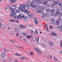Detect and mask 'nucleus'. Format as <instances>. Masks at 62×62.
Returning <instances> with one entry per match:
<instances>
[{
    "label": "nucleus",
    "mask_w": 62,
    "mask_h": 62,
    "mask_svg": "<svg viewBox=\"0 0 62 62\" xmlns=\"http://www.w3.org/2000/svg\"><path fill=\"white\" fill-rule=\"evenodd\" d=\"M16 22L17 23H19V21H17V20H15V22Z\"/></svg>",
    "instance_id": "e2e57ef3"
},
{
    "label": "nucleus",
    "mask_w": 62,
    "mask_h": 62,
    "mask_svg": "<svg viewBox=\"0 0 62 62\" xmlns=\"http://www.w3.org/2000/svg\"><path fill=\"white\" fill-rule=\"evenodd\" d=\"M36 12L37 13H40L41 12V11L39 9L38 10H36Z\"/></svg>",
    "instance_id": "4be33fe9"
},
{
    "label": "nucleus",
    "mask_w": 62,
    "mask_h": 62,
    "mask_svg": "<svg viewBox=\"0 0 62 62\" xmlns=\"http://www.w3.org/2000/svg\"><path fill=\"white\" fill-rule=\"evenodd\" d=\"M56 10L57 11H59V8H57L56 9Z\"/></svg>",
    "instance_id": "69168bd1"
},
{
    "label": "nucleus",
    "mask_w": 62,
    "mask_h": 62,
    "mask_svg": "<svg viewBox=\"0 0 62 62\" xmlns=\"http://www.w3.org/2000/svg\"><path fill=\"white\" fill-rule=\"evenodd\" d=\"M46 11L47 12H49L51 11V10L50 8H48L46 10Z\"/></svg>",
    "instance_id": "6ab92c4d"
},
{
    "label": "nucleus",
    "mask_w": 62,
    "mask_h": 62,
    "mask_svg": "<svg viewBox=\"0 0 62 62\" xmlns=\"http://www.w3.org/2000/svg\"><path fill=\"white\" fill-rule=\"evenodd\" d=\"M18 61L17 60H15L13 62H18Z\"/></svg>",
    "instance_id": "8fccbe9b"
},
{
    "label": "nucleus",
    "mask_w": 62,
    "mask_h": 62,
    "mask_svg": "<svg viewBox=\"0 0 62 62\" xmlns=\"http://www.w3.org/2000/svg\"><path fill=\"white\" fill-rule=\"evenodd\" d=\"M28 58L26 56H23L21 57L20 59L21 60H24V59H27Z\"/></svg>",
    "instance_id": "423d86ee"
},
{
    "label": "nucleus",
    "mask_w": 62,
    "mask_h": 62,
    "mask_svg": "<svg viewBox=\"0 0 62 62\" xmlns=\"http://www.w3.org/2000/svg\"><path fill=\"white\" fill-rule=\"evenodd\" d=\"M58 5L61 7H62V4L61 2H60L59 4H58Z\"/></svg>",
    "instance_id": "a878e982"
},
{
    "label": "nucleus",
    "mask_w": 62,
    "mask_h": 62,
    "mask_svg": "<svg viewBox=\"0 0 62 62\" xmlns=\"http://www.w3.org/2000/svg\"><path fill=\"white\" fill-rule=\"evenodd\" d=\"M34 33V31L33 30H31V34H33Z\"/></svg>",
    "instance_id": "e433bc0d"
},
{
    "label": "nucleus",
    "mask_w": 62,
    "mask_h": 62,
    "mask_svg": "<svg viewBox=\"0 0 62 62\" xmlns=\"http://www.w3.org/2000/svg\"><path fill=\"white\" fill-rule=\"evenodd\" d=\"M5 9H6V10H8V8L7 7H5Z\"/></svg>",
    "instance_id": "0e129e2a"
},
{
    "label": "nucleus",
    "mask_w": 62,
    "mask_h": 62,
    "mask_svg": "<svg viewBox=\"0 0 62 62\" xmlns=\"http://www.w3.org/2000/svg\"><path fill=\"white\" fill-rule=\"evenodd\" d=\"M14 29L17 32H19L20 31V29L16 27H14Z\"/></svg>",
    "instance_id": "dca6fc26"
},
{
    "label": "nucleus",
    "mask_w": 62,
    "mask_h": 62,
    "mask_svg": "<svg viewBox=\"0 0 62 62\" xmlns=\"http://www.w3.org/2000/svg\"><path fill=\"white\" fill-rule=\"evenodd\" d=\"M59 54H62V52L61 51H59Z\"/></svg>",
    "instance_id": "864d4df0"
},
{
    "label": "nucleus",
    "mask_w": 62,
    "mask_h": 62,
    "mask_svg": "<svg viewBox=\"0 0 62 62\" xmlns=\"http://www.w3.org/2000/svg\"><path fill=\"white\" fill-rule=\"evenodd\" d=\"M2 26V23H0V27Z\"/></svg>",
    "instance_id": "4d7b16f0"
},
{
    "label": "nucleus",
    "mask_w": 62,
    "mask_h": 62,
    "mask_svg": "<svg viewBox=\"0 0 62 62\" xmlns=\"http://www.w3.org/2000/svg\"><path fill=\"white\" fill-rule=\"evenodd\" d=\"M35 50L39 54H41V51L39 50V49L38 48H35Z\"/></svg>",
    "instance_id": "9d476101"
},
{
    "label": "nucleus",
    "mask_w": 62,
    "mask_h": 62,
    "mask_svg": "<svg viewBox=\"0 0 62 62\" xmlns=\"http://www.w3.org/2000/svg\"><path fill=\"white\" fill-rule=\"evenodd\" d=\"M55 11V10L52 9L51 10V12L52 13H54V12Z\"/></svg>",
    "instance_id": "2f4dec72"
},
{
    "label": "nucleus",
    "mask_w": 62,
    "mask_h": 62,
    "mask_svg": "<svg viewBox=\"0 0 62 62\" xmlns=\"http://www.w3.org/2000/svg\"><path fill=\"white\" fill-rule=\"evenodd\" d=\"M39 9L41 11V10L44 9V7L42 6L39 7Z\"/></svg>",
    "instance_id": "ddd939ff"
},
{
    "label": "nucleus",
    "mask_w": 62,
    "mask_h": 62,
    "mask_svg": "<svg viewBox=\"0 0 62 62\" xmlns=\"http://www.w3.org/2000/svg\"><path fill=\"white\" fill-rule=\"evenodd\" d=\"M17 56H21V55L20 54H17Z\"/></svg>",
    "instance_id": "338daca9"
},
{
    "label": "nucleus",
    "mask_w": 62,
    "mask_h": 62,
    "mask_svg": "<svg viewBox=\"0 0 62 62\" xmlns=\"http://www.w3.org/2000/svg\"><path fill=\"white\" fill-rule=\"evenodd\" d=\"M42 45L43 46H44V47H46V45H44L43 44H42Z\"/></svg>",
    "instance_id": "052dcab7"
},
{
    "label": "nucleus",
    "mask_w": 62,
    "mask_h": 62,
    "mask_svg": "<svg viewBox=\"0 0 62 62\" xmlns=\"http://www.w3.org/2000/svg\"><path fill=\"white\" fill-rule=\"evenodd\" d=\"M23 7H28V5L26 4H23Z\"/></svg>",
    "instance_id": "cd10ccee"
},
{
    "label": "nucleus",
    "mask_w": 62,
    "mask_h": 62,
    "mask_svg": "<svg viewBox=\"0 0 62 62\" xmlns=\"http://www.w3.org/2000/svg\"><path fill=\"white\" fill-rule=\"evenodd\" d=\"M34 15L33 14H31V15H28V16L29 18H31L32 17H34Z\"/></svg>",
    "instance_id": "6e6552de"
},
{
    "label": "nucleus",
    "mask_w": 62,
    "mask_h": 62,
    "mask_svg": "<svg viewBox=\"0 0 62 62\" xmlns=\"http://www.w3.org/2000/svg\"><path fill=\"white\" fill-rule=\"evenodd\" d=\"M17 47H18L19 48H21V46H20L19 45L17 46Z\"/></svg>",
    "instance_id": "5fc2aeb1"
},
{
    "label": "nucleus",
    "mask_w": 62,
    "mask_h": 62,
    "mask_svg": "<svg viewBox=\"0 0 62 62\" xmlns=\"http://www.w3.org/2000/svg\"><path fill=\"white\" fill-rule=\"evenodd\" d=\"M11 15L12 16H16V13L15 12V11H14L13 12H11Z\"/></svg>",
    "instance_id": "9b49d317"
},
{
    "label": "nucleus",
    "mask_w": 62,
    "mask_h": 62,
    "mask_svg": "<svg viewBox=\"0 0 62 62\" xmlns=\"http://www.w3.org/2000/svg\"><path fill=\"white\" fill-rule=\"evenodd\" d=\"M10 22H12V23H15V20H14L12 19H10L9 20Z\"/></svg>",
    "instance_id": "5701e85b"
},
{
    "label": "nucleus",
    "mask_w": 62,
    "mask_h": 62,
    "mask_svg": "<svg viewBox=\"0 0 62 62\" xmlns=\"http://www.w3.org/2000/svg\"><path fill=\"white\" fill-rule=\"evenodd\" d=\"M23 25L22 24H21L20 25V28L23 29Z\"/></svg>",
    "instance_id": "f704fd0d"
},
{
    "label": "nucleus",
    "mask_w": 62,
    "mask_h": 62,
    "mask_svg": "<svg viewBox=\"0 0 62 62\" xmlns=\"http://www.w3.org/2000/svg\"><path fill=\"white\" fill-rule=\"evenodd\" d=\"M19 33H17L16 35V37H18V35H19Z\"/></svg>",
    "instance_id": "603ef678"
},
{
    "label": "nucleus",
    "mask_w": 62,
    "mask_h": 62,
    "mask_svg": "<svg viewBox=\"0 0 62 62\" xmlns=\"http://www.w3.org/2000/svg\"><path fill=\"white\" fill-rule=\"evenodd\" d=\"M9 1H11L10 3L12 4V3H15L16 2V0H9Z\"/></svg>",
    "instance_id": "2eb2a0df"
},
{
    "label": "nucleus",
    "mask_w": 62,
    "mask_h": 62,
    "mask_svg": "<svg viewBox=\"0 0 62 62\" xmlns=\"http://www.w3.org/2000/svg\"><path fill=\"white\" fill-rule=\"evenodd\" d=\"M59 22H61V18L60 17L58 19Z\"/></svg>",
    "instance_id": "4c0bfd02"
},
{
    "label": "nucleus",
    "mask_w": 62,
    "mask_h": 62,
    "mask_svg": "<svg viewBox=\"0 0 62 62\" xmlns=\"http://www.w3.org/2000/svg\"><path fill=\"white\" fill-rule=\"evenodd\" d=\"M51 34L54 36H56L57 35L56 33H55L54 32H51Z\"/></svg>",
    "instance_id": "4468645a"
},
{
    "label": "nucleus",
    "mask_w": 62,
    "mask_h": 62,
    "mask_svg": "<svg viewBox=\"0 0 62 62\" xmlns=\"http://www.w3.org/2000/svg\"><path fill=\"white\" fill-rule=\"evenodd\" d=\"M36 7V5L35 4H33L32 6V8H35Z\"/></svg>",
    "instance_id": "c03bdc74"
},
{
    "label": "nucleus",
    "mask_w": 62,
    "mask_h": 62,
    "mask_svg": "<svg viewBox=\"0 0 62 62\" xmlns=\"http://www.w3.org/2000/svg\"><path fill=\"white\" fill-rule=\"evenodd\" d=\"M8 9L9 10H11V12H13L14 11V10H13V9L12 8H11V7L8 8Z\"/></svg>",
    "instance_id": "a211bd4d"
},
{
    "label": "nucleus",
    "mask_w": 62,
    "mask_h": 62,
    "mask_svg": "<svg viewBox=\"0 0 62 62\" xmlns=\"http://www.w3.org/2000/svg\"><path fill=\"white\" fill-rule=\"evenodd\" d=\"M37 41L38 42H39V37H37Z\"/></svg>",
    "instance_id": "79ce46f5"
},
{
    "label": "nucleus",
    "mask_w": 62,
    "mask_h": 62,
    "mask_svg": "<svg viewBox=\"0 0 62 62\" xmlns=\"http://www.w3.org/2000/svg\"><path fill=\"white\" fill-rule=\"evenodd\" d=\"M10 41L11 42H12V43H13L14 42V41H12L11 40H10Z\"/></svg>",
    "instance_id": "13d9d810"
},
{
    "label": "nucleus",
    "mask_w": 62,
    "mask_h": 62,
    "mask_svg": "<svg viewBox=\"0 0 62 62\" xmlns=\"http://www.w3.org/2000/svg\"><path fill=\"white\" fill-rule=\"evenodd\" d=\"M20 10L19 9H18L17 10V13H19L20 12Z\"/></svg>",
    "instance_id": "49530a36"
},
{
    "label": "nucleus",
    "mask_w": 62,
    "mask_h": 62,
    "mask_svg": "<svg viewBox=\"0 0 62 62\" xmlns=\"http://www.w3.org/2000/svg\"><path fill=\"white\" fill-rule=\"evenodd\" d=\"M34 54V53H33V52H30L29 54L30 55H32V54Z\"/></svg>",
    "instance_id": "a19ab883"
},
{
    "label": "nucleus",
    "mask_w": 62,
    "mask_h": 62,
    "mask_svg": "<svg viewBox=\"0 0 62 62\" xmlns=\"http://www.w3.org/2000/svg\"><path fill=\"white\" fill-rule=\"evenodd\" d=\"M49 44L50 45V46H53L54 45V43H53V42L52 41H51L50 42Z\"/></svg>",
    "instance_id": "412c9836"
},
{
    "label": "nucleus",
    "mask_w": 62,
    "mask_h": 62,
    "mask_svg": "<svg viewBox=\"0 0 62 62\" xmlns=\"http://www.w3.org/2000/svg\"><path fill=\"white\" fill-rule=\"evenodd\" d=\"M50 28L51 29H53V27L52 26L50 25Z\"/></svg>",
    "instance_id": "de8ad7c7"
},
{
    "label": "nucleus",
    "mask_w": 62,
    "mask_h": 62,
    "mask_svg": "<svg viewBox=\"0 0 62 62\" xmlns=\"http://www.w3.org/2000/svg\"><path fill=\"white\" fill-rule=\"evenodd\" d=\"M15 55L17 56L18 55V53H17V52H16V53L15 54Z\"/></svg>",
    "instance_id": "680f3d73"
},
{
    "label": "nucleus",
    "mask_w": 62,
    "mask_h": 62,
    "mask_svg": "<svg viewBox=\"0 0 62 62\" xmlns=\"http://www.w3.org/2000/svg\"><path fill=\"white\" fill-rule=\"evenodd\" d=\"M47 2H46V1L44 2L43 3V4L44 5H46V4H47Z\"/></svg>",
    "instance_id": "37998d69"
},
{
    "label": "nucleus",
    "mask_w": 62,
    "mask_h": 62,
    "mask_svg": "<svg viewBox=\"0 0 62 62\" xmlns=\"http://www.w3.org/2000/svg\"><path fill=\"white\" fill-rule=\"evenodd\" d=\"M59 11H57L55 14V15H58V13H59Z\"/></svg>",
    "instance_id": "c9c22d12"
},
{
    "label": "nucleus",
    "mask_w": 62,
    "mask_h": 62,
    "mask_svg": "<svg viewBox=\"0 0 62 62\" xmlns=\"http://www.w3.org/2000/svg\"><path fill=\"white\" fill-rule=\"evenodd\" d=\"M34 3H35V1L34 0L32 1L31 2V4H34Z\"/></svg>",
    "instance_id": "58836bf2"
},
{
    "label": "nucleus",
    "mask_w": 62,
    "mask_h": 62,
    "mask_svg": "<svg viewBox=\"0 0 62 62\" xmlns=\"http://www.w3.org/2000/svg\"><path fill=\"white\" fill-rule=\"evenodd\" d=\"M26 26L23 25V29L25 28H26Z\"/></svg>",
    "instance_id": "3c124183"
},
{
    "label": "nucleus",
    "mask_w": 62,
    "mask_h": 62,
    "mask_svg": "<svg viewBox=\"0 0 62 62\" xmlns=\"http://www.w3.org/2000/svg\"><path fill=\"white\" fill-rule=\"evenodd\" d=\"M1 56L2 58H4L6 56L5 53L4 52H2L1 54Z\"/></svg>",
    "instance_id": "0eeeda50"
},
{
    "label": "nucleus",
    "mask_w": 62,
    "mask_h": 62,
    "mask_svg": "<svg viewBox=\"0 0 62 62\" xmlns=\"http://www.w3.org/2000/svg\"><path fill=\"white\" fill-rule=\"evenodd\" d=\"M46 16V14H44L42 16V18H45V17Z\"/></svg>",
    "instance_id": "c756f323"
},
{
    "label": "nucleus",
    "mask_w": 62,
    "mask_h": 62,
    "mask_svg": "<svg viewBox=\"0 0 62 62\" xmlns=\"http://www.w3.org/2000/svg\"><path fill=\"white\" fill-rule=\"evenodd\" d=\"M23 35H24V36H25V37H27V39H32V37H33V36H28L27 34H26L25 32H23Z\"/></svg>",
    "instance_id": "7ed1b4c3"
},
{
    "label": "nucleus",
    "mask_w": 62,
    "mask_h": 62,
    "mask_svg": "<svg viewBox=\"0 0 62 62\" xmlns=\"http://www.w3.org/2000/svg\"><path fill=\"white\" fill-rule=\"evenodd\" d=\"M48 56L49 58H51L52 59L53 58V56L50 54L48 55Z\"/></svg>",
    "instance_id": "473e14b6"
},
{
    "label": "nucleus",
    "mask_w": 62,
    "mask_h": 62,
    "mask_svg": "<svg viewBox=\"0 0 62 62\" xmlns=\"http://www.w3.org/2000/svg\"><path fill=\"white\" fill-rule=\"evenodd\" d=\"M34 22L36 24H38V21L36 20H34Z\"/></svg>",
    "instance_id": "c85d7f7f"
},
{
    "label": "nucleus",
    "mask_w": 62,
    "mask_h": 62,
    "mask_svg": "<svg viewBox=\"0 0 62 62\" xmlns=\"http://www.w3.org/2000/svg\"><path fill=\"white\" fill-rule=\"evenodd\" d=\"M23 4H21L20 5V7L19 8V9L20 10H21H21L22 9H23V7H24V6H23Z\"/></svg>",
    "instance_id": "1a4fd4ad"
},
{
    "label": "nucleus",
    "mask_w": 62,
    "mask_h": 62,
    "mask_svg": "<svg viewBox=\"0 0 62 62\" xmlns=\"http://www.w3.org/2000/svg\"><path fill=\"white\" fill-rule=\"evenodd\" d=\"M50 23L52 24H54L55 23V20H52L50 21Z\"/></svg>",
    "instance_id": "aec40b11"
},
{
    "label": "nucleus",
    "mask_w": 62,
    "mask_h": 62,
    "mask_svg": "<svg viewBox=\"0 0 62 62\" xmlns=\"http://www.w3.org/2000/svg\"><path fill=\"white\" fill-rule=\"evenodd\" d=\"M21 16H22V14H20L18 16H17L16 15V16H14V18L15 19H21V18L20 17H21Z\"/></svg>",
    "instance_id": "39448f33"
},
{
    "label": "nucleus",
    "mask_w": 62,
    "mask_h": 62,
    "mask_svg": "<svg viewBox=\"0 0 62 62\" xmlns=\"http://www.w3.org/2000/svg\"><path fill=\"white\" fill-rule=\"evenodd\" d=\"M52 6H55V5L56 4H59V3H60L59 1L58 0H57V1H55V0H52Z\"/></svg>",
    "instance_id": "f257e3e1"
},
{
    "label": "nucleus",
    "mask_w": 62,
    "mask_h": 62,
    "mask_svg": "<svg viewBox=\"0 0 62 62\" xmlns=\"http://www.w3.org/2000/svg\"><path fill=\"white\" fill-rule=\"evenodd\" d=\"M60 30L61 31H62V28H60Z\"/></svg>",
    "instance_id": "774afa93"
},
{
    "label": "nucleus",
    "mask_w": 62,
    "mask_h": 62,
    "mask_svg": "<svg viewBox=\"0 0 62 62\" xmlns=\"http://www.w3.org/2000/svg\"><path fill=\"white\" fill-rule=\"evenodd\" d=\"M53 59L54 61H55V62H56V61H58L57 58L55 57H54Z\"/></svg>",
    "instance_id": "f3484780"
},
{
    "label": "nucleus",
    "mask_w": 62,
    "mask_h": 62,
    "mask_svg": "<svg viewBox=\"0 0 62 62\" xmlns=\"http://www.w3.org/2000/svg\"><path fill=\"white\" fill-rule=\"evenodd\" d=\"M36 5L37 7H39V6H40V4L38 3H36Z\"/></svg>",
    "instance_id": "7c9ffc66"
},
{
    "label": "nucleus",
    "mask_w": 62,
    "mask_h": 62,
    "mask_svg": "<svg viewBox=\"0 0 62 62\" xmlns=\"http://www.w3.org/2000/svg\"><path fill=\"white\" fill-rule=\"evenodd\" d=\"M45 26L46 28H47L48 27V25H47V24H46Z\"/></svg>",
    "instance_id": "bf43d9fd"
},
{
    "label": "nucleus",
    "mask_w": 62,
    "mask_h": 62,
    "mask_svg": "<svg viewBox=\"0 0 62 62\" xmlns=\"http://www.w3.org/2000/svg\"><path fill=\"white\" fill-rule=\"evenodd\" d=\"M35 35H38V32L37 30H36L35 31Z\"/></svg>",
    "instance_id": "b1692460"
},
{
    "label": "nucleus",
    "mask_w": 62,
    "mask_h": 62,
    "mask_svg": "<svg viewBox=\"0 0 62 62\" xmlns=\"http://www.w3.org/2000/svg\"><path fill=\"white\" fill-rule=\"evenodd\" d=\"M23 40L24 41H25V42H27V39H26L24 38L23 39Z\"/></svg>",
    "instance_id": "ea45409f"
},
{
    "label": "nucleus",
    "mask_w": 62,
    "mask_h": 62,
    "mask_svg": "<svg viewBox=\"0 0 62 62\" xmlns=\"http://www.w3.org/2000/svg\"><path fill=\"white\" fill-rule=\"evenodd\" d=\"M36 2L37 3H39L41 4L42 3V2L40 0H36Z\"/></svg>",
    "instance_id": "f8f14e48"
},
{
    "label": "nucleus",
    "mask_w": 62,
    "mask_h": 62,
    "mask_svg": "<svg viewBox=\"0 0 62 62\" xmlns=\"http://www.w3.org/2000/svg\"><path fill=\"white\" fill-rule=\"evenodd\" d=\"M7 8H10L11 7V6L10 5H7Z\"/></svg>",
    "instance_id": "72a5a7b5"
},
{
    "label": "nucleus",
    "mask_w": 62,
    "mask_h": 62,
    "mask_svg": "<svg viewBox=\"0 0 62 62\" xmlns=\"http://www.w3.org/2000/svg\"><path fill=\"white\" fill-rule=\"evenodd\" d=\"M58 16L59 17H61L62 16V14L61 13H60L58 14Z\"/></svg>",
    "instance_id": "bb28decb"
},
{
    "label": "nucleus",
    "mask_w": 62,
    "mask_h": 62,
    "mask_svg": "<svg viewBox=\"0 0 62 62\" xmlns=\"http://www.w3.org/2000/svg\"><path fill=\"white\" fill-rule=\"evenodd\" d=\"M60 46L61 47H62V43H60Z\"/></svg>",
    "instance_id": "6e6d98bb"
},
{
    "label": "nucleus",
    "mask_w": 62,
    "mask_h": 62,
    "mask_svg": "<svg viewBox=\"0 0 62 62\" xmlns=\"http://www.w3.org/2000/svg\"><path fill=\"white\" fill-rule=\"evenodd\" d=\"M4 51L5 52H7V49L6 48H4Z\"/></svg>",
    "instance_id": "a18cd8bd"
},
{
    "label": "nucleus",
    "mask_w": 62,
    "mask_h": 62,
    "mask_svg": "<svg viewBox=\"0 0 62 62\" xmlns=\"http://www.w3.org/2000/svg\"><path fill=\"white\" fill-rule=\"evenodd\" d=\"M55 23L56 25H59L60 24V23L58 21H57Z\"/></svg>",
    "instance_id": "393cba45"
},
{
    "label": "nucleus",
    "mask_w": 62,
    "mask_h": 62,
    "mask_svg": "<svg viewBox=\"0 0 62 62\" xmlns=\"http://www.w3.org/2000/svg\"><path fill=\"white\" fill-rule=\"evenodd\" d=\"M20 18V19H22V18L24 20L25 22H26L27 21V17L25 16L24 15H23V16L21 15V16Z\"/></svg>",
    "instance_id": "20e7f679"
},
{
    "label": "nucleus",
    "mask_w": 62,
    "mask_h": 62,
    "mask_svg": "<svg viewBox=\"0 0 62 62\" xmlns=\"http://www.w3.org/2000/svg\"><path fill=\"white\" fill-rule=\"evenodd\" d=\"M57 28L58 29H59L60 28V26H57Z\"/></svg>",
    "instance_id": "09e8293b"
},
{
    "label": "nucleus",
    "mask_w": 62,
    "mask_h": 62,
    "mask_svg": "<svg viewBox=\"0 0 62 62\" xmlns=\"http://www.w3.org/2000/svg\"><path fill=\"white\" fill-rule=\"evenodd\" d=\"M22 8L23 9L21 10V11H23L25 13H26L27 14H29V13H30L29 11L26 9L25 7H23Z\"/></svg>",
    "instance_id": "f03ea898"
}]
</instances>
